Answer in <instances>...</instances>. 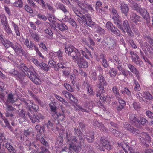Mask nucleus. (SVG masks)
<instances>
[{"instance_id":"1","label":"nucleus","mask_w":153,"mask_h":153,"mask_svg":"<svg viewBox=\"0 0 153 153\" xmlns=\"http://www.w3.org/2000/svg\"><path fill=\"white\" fill-rule=\"evenodd\" d=\"M71 128H69L67 131L66 138L67 143L69 145V149L70 150L73 149L76 153H79L81 150V143L82 142H79L75 137H71Z\"/></svg>"},{"instance_id":"2","label":"nucleus","mask_w":153,"mask_h":153,"mask_svg":"<svg viewBox=\"0 0 153 153\" xmlns=\"http://www.w3.org/2000/svg\"><path fill=\"white\" fill-rule=\"evenodd\" d=\"M73 10L75 13L82 20V22H84L88 26L94 29L97 25L94 22L92 21L91 19L90 16L86 15L85 13H86L87 10L84 13L83 11L82 12L84 14V15L75 8H73Z\"/></svg>"},{"instance_id":"3","label":"nucleus","mask_w":153,"mask_h":153,"mask_svg":"<svg viewBox=\"0 0 153 153\" xmlns=\"http://www.w3.org/2000/svg\"><path fill=\"white\" fill-rule=\"evenodd\" d=\"M66 53L72 57L74 60L77 59L80 55V52L73 46L67 45L65 47Z\"/></svg>"},{"instance_id":"4","label":"nucleus","mask_w":153,"mask_h":153,"mask_svg":"<svg viewBox=\"0 0 153 153\" xmlns=\"http://www.w3.org/2000/svg\"><path fill=\"white\" fill-rule=\"evenodd\" d=\"M129 118L131 123L136 126H138V124L146 126L148 124V121L146 118L140 117L139 120L138 117L134 114H132L131 115Z\"/></svg>"},{"instance_id":"5","label":"nucleus","mask_w":153,"mask_h":153,"mask_svg":"<svg viewBox=\"0 0 153 153\" xmlns=\"http://www.w3.org/2000/svg\"><path fill=\"white\" fill-rule=\"evenodd\" d=\"M117 25V26L120 29L122 30L123 32H127L128 34L131 36L133 35L131 29L129 26L128 22L127 20H125L123 22V25L121 24V22L119 20L115 23Z\"/></svg>"},{"instance_id":"6","label":"nucleus","mask_w":153,"mask_h":153,"mask_svg":"<svg viewBox=\"0 0 153 153\" xmlns=\"http://www.w3.org/2000/svg\"><path fill=\"white\" fill-rule=\"evenodd\" d=\"M131 6L134 9L139 12L142 17L147 22L149 21L150 17L149 13L146 9L140 8L139 5L135 3H133Z\"/></svg>"},{"instance_id":"7","label":"nucleus","mask_w":153,"mask_h":153,"mask_svg":"<svg viewBox=\"0 0 153 153\" xmlns=\"http://www.w3.org/2000/svg\"><path fill=\"white\" fill-rule=\"evenodd\" d=\"M71 3H69V4H71L72 5H74L75 4L77 5L81 9V11L82 12L84 13L86 12L87 9H88L91 11L93 10V9L92 7L89 5H88L85 2H82L81 3L78 0H70Z\"/></svg>"},{"instance_id":"8","label":"nucleus","mask_w":153,"mask_h":153,"mask_svg":"<svg viewBox=\"0 0 153 153\" xmlns=\"http://www.w3.org/2000/svg\"><path fill=\"white\" fill-rule=\"evenodd\" d=\"M100 143L99 144H97V147L101 151H104V148H105L108 150H110L111 149V144L106 139L102 137L100 139Z\"/></svg>"},{"instance_id":"9","label":"nucleus","mask_w":153,"mask_h":153,"mask_svg":"<svg viewBox=\"0 0 153 153\" xmlns=\"http://www.w3.org/2000/svg\"><path fill=\"white\" fill-rule=\"evenodd\" d=\"M16 51H15L17 54L20 56H24L30 62H33V59H36L34 57L30 56L29 54L25 51L19 45L17 47Z\"/></svg>"},{"instance_id":"10","label":"nucleus","mask_w":153,"mask_h":153,"mask_svg":"<svg viewBox=\"0 0 153 153\" xmlns=\"http://www.w3.org/2000/svg\"><path fill=\"white\" fill-rule=\"evenodd\" d=\"M30 74L29 75V78L35 83L36 84H39L41 82V81L38 75L35 71V69L33 67H31L28 71V72Z\"/></svg>"},{"instance_id":"11","label":"nucleus","mask_w":153,"mask_h":153,"mask_svg":"<svg viewBox=\"0 0 153 153\" xmlns=\"http://www.w3.org/2000/svg\"><path fill=\"white\" fill-rule=\"evenodd\" d=\"M62 53L61 52L60 50H59L57 52H55L54 53L53 52H50L49 54L50 56H51V58L53 59L55 56V55H57L60 60V62L58 63V67L57 68L59 69V68H65V65L64 63H63L62 61Z\"/></svg>"},{"instance_id":"12","label":"nucleus","mask_w":153,"mask_h":153,"mask_svg":"<svg viewBox=\"0 0 153 153\" xmlns=\"http://www.w3.org/2000/svg\"><path fill=\"white\" fill-rule=\"evenodd\" d=\"M123 127L126 130L136 135L137 134L140 133V131L135 128L131 126L130 124L127 122L123 123Z\"/></svg>"},{"instance_id":"13","label":"nucleus","mask_w":153,"mask_h":153,"mask_svg":"<svg viewBox=\"0 0 153 153\" xmlns=\"http://www.w3.org/2000/svg\"><path fill=\"white\" fill-rule=\"evenodd\" d=\"M106 27L109 30L111 31L113 34L119 35L120 32L118 29L114 26L113 24L110 22H108L106 24Z\"/></svg>"},{"instance_id":"14","label":"nucleus","mask_w":153,"mask_h":153,"mask_svg":"<svg viewBox=\"0 0 153 153\" xmlns=\"http://www.w3.org/2000/svg\"><path fill=\"white\" fill-rule=\"evenodd\" d=\"M28 115L33 123H35L36 122H39L40 119H43L44 118V117L40 113H36L31 115L28 113Z\"/></svg>"},{"instance_id":"15","label":"nucleus","mask_w":153,"mask_h":153,"mask_svg":"<svg viewBox=\"0 0 153 153\" xmlns=\"http://www.w3.org/2000/svg\"><path fill=\"white\" fill-rule=\"evenodd\" d=\"M22 100L28 108L30 110L32 109L35 111H36L38 110V106L35 105L33 104L32 101L29 100H26L24 99L23 100Z\"/></svg>"},{"instance_id":"16","label":"nucleus","mask_w":153,"mask_h":153,"mask_svg":"<svg viewBox=\"0 0 153 153\" xmlns=\"http://www.w3.org/2000/svg\"><path fill=\"white\" fill-rule=\"evenodd\" d=\"M2 43L4 46L7 48L11 47L14 50L15 52L16 51L17 47L19 45L17 43L13 44L10 41L7 39L4 40Z\"/></svg>"},{"instance_id":"17","label":"nucleus","mask_w":153,"mask_h":153,"mask_svg":"<svg viewBox=\"0 0 153 153\" xmlns=\"http://www.w3.org/2000/svg\"><path fill=\"white\" fill-rule=\"evenodd\" d=\"M74 61L77 62L78 65L79 67L86 68L88 66V62L85 61L83 58L81 57L80 54L77 59L76 60H74Z\"/></svg>"},{"instance_id":"18","label":"nucleus","mask_w":153,"mask_h":153,"mask_svg":"<svg viewBox=\"0 0 153 153\" xmlns=\"http://www.w3.org/2000/svg\"><path fill=\"white\" fill-rule=\"evenodd\" d=\"M33 63L43 70L47 71L49 69V67L47 64L43 62L40 63L37 59H33Z\"/></svg>"},{"instance_id":"19","label":"nucleus","mask_w":153,"mask_h":153,"mask_svg":"<svg viewBox=\"0 0 153 153\" xmlns=\"http://www.w3.org/2000/svg\"><path fill=\"white\" fill-rule=\"evenodd\" d=\"M139 134H140V141L141 142H149L150 141V137L147 133L145 132H142Z\"/></svg>"},{"instance_id":"20","label":"nucleus","mask_w":153,"mask_h":153,"mask_svg":"<svg viewBox=\"0 0 153 153\" xmlns=\"http://www.w3.org/2000/svg\"><path fill=\"white\" fill-rule=\"evenodd\" d=\"M120 6L122 13H124L125 16H127L129 10L127 5L122 2L120 3Z\"/></svg>"},{"instance_id":"21","label":"nucleus","mask_w":153,"mask_h":153,"mask_svg":"<svg viewBox=\"0 0 153 153\" xmlns=\"http://www.w3.org/2000/svg\"><path fill=\"white\" fill-rule=\"evenodd\" d=\"M62 93V94L64 95L66 98L74 102L77 101V99L69 92H67L66 91H63Z\"/></svg>"},{"instance_id":"22","label":"nucleus","mask_w":153,"mask_h":153,"mask_svg":"<svg viewBox=\"0 0 153 153\" xmlns=\"http://www.w3.org/2000/svg\"><path fill=\"white\" fill-rule=\"evenodd\" d=\"M111 11L112 13L111 15V17L112 18L114 21V23H115L119 20L118 19L119 16L115 9L112 8Z\"/></svg>"},{"instance_id":"23","label":"nucleus","mask_w":153,"mask_h":153,"mask_svg":"<svg viewBox=\"0 0 153 153\" xmlns=\"http://www.w3.org/2000/svg\"><path fill=\"white\" fill-rule=\"evenodd\" d=\"M131 19L133 22L136 24L138 22H140L141 21V18L135 13H132L130 16Z\"/></svg>"},{"instance_id":"24","label":"nucleus","mask_w":153,"mask_h":153,"mask_svg":"<svg viewBox=\"0 0 153 153\" xmlns=\"http://www.w3.org/2000/svg\"><path fill=\"white\" fill-rule=\"evenodd\" d=\"M132 61L135 63L139 66H142L143 65V62L139 59V56L137 55L132 56Z\"/></svg>"},{"instance_id":"25","label":"nucleus","mask_w":153,"mask_h":153,"mask_svg":"<svg viewBox=\"0 0 153 153\" xmlns=\"http://www.w3.org/2000/svg\"><path fill=\"white\" fill-rule=\"evenodd\" d=\"M29 32L31 35V37L34 39V40L36 42H39L40 39V37L39 36L36 32H33L32 30H29Z\"/></svg>"},{"instance_id":"26","label":"nucleus","mask_w":153,"mask_h":153,"mask_svg":"<svg viewBox=\"0 0 153 153\" xmlns=\"http://www.w3.org/2000/svg\"><path fill=\"white\" fill-rule=\"evenodd\" d=\"M74 133L77 135L80 140H81L82 142L83 141L85 138V137L83 134L81 133L80 130L78 128H75L74 129Z\"/></svg>"},{"instance_id":"27","label":"nucleus","mask_w":153,"mask_h":153,"mask_svg":"<svg viewBox=\"0 0 153 153\" xmlns=\"http://www.w3.org/2000/svg\"><path fill=\"white\" fill-rule=\"evenodd\" d=\"M93 125L95 126L98 127L102 131H106V128L102 124L100 123L96 120H94L93 121Z\"/></svg>"},{"instance_id":"28","label":"nucleus","mask_w":153,"mask_h":153,"mask_svg":"<svg viewBox=\"0 0 153 153\" xmlns=\"http://www.w3.org/2000/svg\"><path fill=\"white\" fill-rule=\"evenodd\" d=\"M7 108L5 113L6 116L7 117H12L13 114L11 113V111L13 109V108L11 106L6 104Z\"/></svg>"},{"instance_id":"29","label":"nucleus","mask_w":153,"mask_h":153,"mask_svg":"<svg viewBox=\"0 0 153 153\" xmlns=\"http://www.w3.org/2000/svg\"><path fill=\"white\" fill-rule=\"evenodd\" d=\"M45 33L47 35L46 37L49 39H52L53 35V33L50 28H46L44 30Z\"/></svg>"},{"instance_id":"30","label":"nucleus","mask_w":153,"mask_h":153,"mask_svg":"<svg viewBox=\"0 0 153 153\" xmlns=\"http://www.w3.org/2000/svg\"><path fill=\"white\" fill-rule=\"evenodd\" d=\"M24 44L30 50H32L33 49V44L30 41L29 43V41L28 39H23Z\"/></svg>"},{"instance_id":"31","label":"nucleus","mask_w":153,"mask_h":153,"mask_svg":"<svg viewBox=\"0 0 153 153\" xmlns=\"http://www.w3.org/2000/svg\"><path fill=\"white\" fill-rule=\"evenodd\" d=\"M17 99L16 95V94H10L8 95L7 101L11 103H13Z\"/></svg>"},{"instance_id":"32","label":"nucleus","mask_w":153,"mask_h":153,"mask_svg":"<svg viewBox=\"0 0 153 153\" xmlns=\"http://www.w3.org/2000/svg\"><path fill=\"white\" fill-rule=\"evenodd\" d=\"M120 74L121 75H123L125 77L128 78V75L129 76H132V73L129 71L128 70L126 69H123L121 70L120 72Z\"/></svg>"},{"instance_id":"33","label":"nucleus","mask_w":153,"mask_h":153,"mask_svg":"<svg viewBox=\"0 0 153 153\" xmlns=\"http://www.w3.org/2000/svg\"><path fill=\"white\" fill-rule=\"evenodd\" d=\"M110 131L115 136L119 137L122 140H124V135H123V137L122 136H121L120 134H122L121 132H119V131H117L115 129H111Z\"/></svg>"},{"instance_id":"34","label":"nucleus","mask_w":153,"mask_h":153,"mask_svg":"<svg viewBox=\"0 0 153 153\" xmlns=\"http://www.w3.org/2000/svg\"><path fill=\"white\" fill-rule=\"evenodd\" d=\"M79 51L80 52V53H82L83 56L87 59H89V56H91V52L87 49H85L84 51L81 50L80 51Z\"/></svg>"},{"instance_id":"35","label":"nucleus","mask_w":153,"mask_h":153,"mask_svg":"<svg viewBox=\"0 0 153 153\" xmlns=\"http://www.w3.org/2000/svg\"><path fill=\"white\" fill-rule=\"evenodd\" d=\"M54 117H55V118L57 119V122L59 124L58 125H59V121H62L65 117L64 115L61 114L59 113H56L54 114Z\"/></svg>"},{"instance_id":"36","label":"nucleus","mask_w":153,"mask_h":153,"mask_svg":"<svg viewBox=\"0 0 153 153\" xmlns=\"http://www.w3.org/2000/svg\"><path fill=\"white\" fill-rule=\"evenodd\" d=\"M94 133L93 132H91L90 133L87 134L86 138L88 142H92L94 140Z\"/></svg>"},{"instance_id":"37","label":"nucleus","mask_w":153,"mask_h":153,"mask_svg":"<svg viewBox=\"0 0 153 153\" xmlns=\"http://www.w3.org/2000/svg\"><path fill=\"white\" fill-rule=\"evenodd\" d=\"M12 26L13 27L14 32L17 36H20V33L19 30V28L18 25L16 24L14 22L11 21Z\"/></svg>"},{"instance_id":"38","label":"nucleus","mask_w":153,"mask_h":153,"mask_svg":"<svg viewBox=\"0 0 153 153\" xmlns=\"http://www.w3.org/2000/svg\"><path fill=\"white\" fill-rule=\"evenodd\" d=\"M1 23L2 25L4 26L8 24L6 17L3 14L0 15Z\"/></svg>"},{"instance_id":"39","label":"nucleus","mask_w":153,"mask_h":153,"mask_svg":"<svg viewBox=\"0 0 153 153\" xmlns=\"http://www.w3.org/2000/svg\"><path fill=\"white\" fill-rule=\"evenodd\" d=\"M5 146L8 149L10 153H16V151L14 148L8 143L5 144Z\"/></svg>"},{"instance_id":"40","label":"nucleus","mask_w":153,"mask_h":153,"mask_svg":"<svg viewBox=\"0 0 153 153\" xmlns=\"http://www.w3.org/2000/svg\"><path fill=\"white\" fill-rule=\"evenodd\" d=\"M5 31L9 35H12L13 31L10 27L9 24L3 26Z\"/></svg>"},{"instance_id":"41","label":"nucleus","mask_w":153,"mask_h":153,"mask_svg":"<svg viewBox=\"0 0 153 153\" xmlns=\"http://www.w3.org/2000/svg\"><path fill=\"white\" fill-rule=\"evenodd\" d=\"M98 87L99 90L97 92L96 95L98 97H100L101 95L105 93L104 88L102 86H100Z\"/></svg>"},{"instance_id":"42","label":"nucleus","mask_w":153,"mask_h":153,"mask_svg":"<svg viewBox=\"0 0 153 153\" xmlns=\"http://www.w3.org/2000/svg\"><path fill=\"white\" fill-rule=\"evenodd\" d=\"M47 128L48 129L49 131L51 129L53 131L54 126V123L50 121H48L45 124Z\"/></svg>"},{"instance_id":"43","label":"nucleus","mask_w":153,"mask_h":153,"mask_svg":"<svg viewBox=\"0 0 153 153\" xmlns=\"http://www.w3.org/2000/svg\"><path fill=\"white\" fill-rule=\"evenodd\" d=\"M49 66L51 68H54L56 70H58L59 68L56 65V62L53 60L50 61L48 62Z\"/></svg>"},{"instance_id":"44","label":"nucleus","mask_w":153,"mask_h":153,"mask_svg":"<svg viewBox=\"0 0 153 153\" xmlns=\"http://www.w3.org/2000/svg\"><path fill=\"white\" fill-rule=\"evenodd\" d=\"M85 85L86 86L87 88V92L89 93L90 95L93 94V90L92 86L90 85L89 83L84 82Z\"/></svg>"},{"instance_id":"45","label":"nucleus","mask_w":153,"mask_h":153,"mask_svg":"<svg viewBox=\"0 0 153 153\" xmlns=\"http://www.w3.org/2000/svg\"><path fill=\"white\" fill-rule=\"evenodd\" d=\"M99 80L100 81V83L98 85V86H103L104 85H106V83L105 81V80L103 76L102 75H100L99 78Z\"/></svg>"},{"instance_id":"46","label":"nucleus","mask_w":153,"mask_h":153,"mask_svg":"<svg viewBox=\"0 0 153 153\" xmlns=\"http://www.w3.org/2000/svg\"><path fill=\"white\" fill-rule=\"evenodd\" d=\"M76 110H79L82 112H88L90 110H91L92 108V107L89 106L88 107V109L83 108L82 107L78 105H76Z\"/></svg>"},{"instance_id":"47","label":"nucleus","mask_w":153,"mask_h":153,"mask_svg":"<svg viewBox=\"0 0 153 153\" xmlns=\"http://www.w3.org/2000/svg\"><path fill=\"white\" fill-rule=\"evenodd\" d=\"M114 94L115 95L116 98H119L120 97V95L119 92V90L116 86H114L112 88Z\"/></svg>"},{"instance_id":"48","label":"nucleus","mask_w":153,"mask_h":153,"mask_svg":"<svg viewBox=\"0 0 153 153\" xmlns=\"http://www.w3.org/2000/svg\"><path fill=\"white\" fill-rule=\"evenodd\" d=\"M58 28L61 31H64L68 29V27L63 23L59 24H58Z\"/></svg>"},{"instance_id":"49","label":"nucleus","mask_w":153,"mask_h":153,"mask_svg":"<svg viewBox=\"0 0 153 153\" xmlns=\"http://www.w3.org/2000/svg\"><path fill=\"white\" fill-rule=\"evenodd\" d=\"M41 149L42 150L41 152H39L38 151L37 152L35 150H33L31 151V152L32 153H50L45 148L41 146Z\"/></svg>"},{"instance_id":"50","label":"nucleus","mask_w":153,"mask_h":153,"mask_svg":"<svg viewBox=\"0 0 153 153\" xmlns=\"http://www.w3.org/2000/svg\"><path fill=\"white\" fill-rule=\"evenodd\" d=\"M96 32L100 34H102L104 33H105V30L104 29L98 26V25L94 28Z\"/></svg>"},{"instance_id":"51","label":"nucleus","mask_w":153,"mask_h":153,"mask_svg":"<svg viewBox=\"0 0 153 153\" xmlns=\"http://www.w3.org/2000/svg\"><path fill=\"white\" fill-rule=\"evenodd\" d=\"M37 139L40 141V142L45 146H46L47 144V143L46 141L43 137L41 136H40L38 135H37L36 137Z\"/></svg>"},{"instance_id":"52","label":"nucleus","mask_w":153,"mask_h":153,"mask_svg":"<svg viewBox=\"0 0 153 153\" xmlns=\"http://www.w3.org/2000/svg\"><path fill=\"white\" fill-rule=\"evenodd\" d=\"M109 75L112 77L115 76L117 74V70L113 68H111L109 70Z\"/></svg>"},{"instance_id":"53","label":"nucleus","mask_w":153,"mask_h":153,"mask_svg":"<svg viewBox=\"0 0 153 153\" xmlns=\"http://www.w3.org/2000/svg\"><path fill=\"white\" fill-rule=\"evenodd\" d=\"M35 129L37 133H39V134H41L43 131V129L42 128L41 126L39 125H37L35 127Z\"/></svg>"},{"instance_id":"54","label":"nucleus","mask_w":153,"mask_h":153,"mask_svg":"<svg viewBox=\"0 0 153 153\" xmlns=\"http://www.w3.org/2000/svg\"><path fill=\"white\" fill-rule=\"evenodd\" d=\"M54 96L58 100V101L61 102L62 104L65 105V104L67 103L65 100L63 98L61 97L60 96L56 94H54Z\"/></svg>"},{"instance_id":"55","label":"nucleus","mask_w":153,"mask_h":153,"mask_svg":"<svg viewBox=\"0 0 153 153\" xmlns=\"http://www.w3.org/2000/svg\"><path fill=\"white\" fill-rule=\"evenodd\" d=\"M143 97L145 99L148 100H152V96L148 92L144 93L143 94Z\"/></svg>"},{"instance_id":"56","label":"nucleus","mask_w":153,"mask_h":153,"mask_svg":"<svg viewBox=\"0 0 153 153\" xmlns=\"http://www.w3.org/2000/svg\"><path fill=\"white\" fill-rule=\"evenodd\" d=\"M22 0H17L14 3V5L16 7H21L22 6Z\"/></svg>"},{"instance_id":"57","label":"nucleus","mask_w":153,"mask_h":153,"mask_svg":"<svg viewBox=\"0 0 153 153\" xmlns=\"http://www.w3.org/2000/svg\"><path fill=\"white\" fill-rule=\"evenodd\" d=\"M134 84L135 85L134 86V89L136 91H140V85L139 84L137 81L136 80L134 79Z\"/></svg>"},{"instance_id":"58","label":"nucleus","mask_w":153,"mask_h":153,"mask_svg":"<svg viewBox=\"0 0 153 153\" xmlns=\"http://www.w3.org/2000/svg\"><path fill=\"white\" fill-rule=\"evenodd\" d=\"M64 86L66 89L67 90H68L70 91H74V89L71 87V86L69 84L66 83H65L64 84Z\"/></svg>"},{"instance_id":"59","label":"nucleus","mask_w":153,"mask_h":153,"mask_svg":"<svg viewBox=\"0 0 153 153\" xmlns=\"http://www.w3.org/2000/svg\"><path fill=\"white\" fill-rule=\"evenodd\" d=\"M122 93L125 95L126 94L130 96L131 95V93L129 90L127 88H125L123 90L121 91Z\"/></svg>"},{"instance_id":"60","label":"nucleus","mask_w":153,"mask_h":153,"mask_svg":"<svg viewBox=\"0 0 153 153\" xmlns=\"http://www.w3.org/2000/svg\"><path fill=\"white\" fill-rule=\"evenodd\" d=\"M21 69L23 71H25L27 72V74L25 73V74L26 75L29 76V74L28 73V71L29 70V69L26 66H25V65L24 64H22L21 65Z\"/></svg>"},{"instance_id":"61","label":"nucleus","mask_w":153,"mask_h":153,"mask_svg":"<svg viewBox=\"0 0 153 153\" xmlns=\"http://www.w3.org/2000/svg\"><path fill=\"white\" fill-rule=\"evenodd\" d=\"M65 69L63 70V74L65 76H67L70 73V68L68 67H65Z\"/></svg>"},{"instance_id":"62","label":"nucleus","mask_w":153,"mask_h":153,"mask_svg":"<svg viewBox=\"0 0 153 153\" xmlns=\"http://www.w3.org/2000/svg\"><path fill=\"white\" fill-rule=\"evenodd\" d=\"M100 102H104L107 99L108 100L110 99V97L109 96H107L106 97H105L104 96H102V95L100 97Z\"/></svg>"},{"instance_id":"63","label":"nucleus","mask_w":153,"mask_h":153,"mask_svg":"<svg viewBox=\"0 0 153 153\" xmlns=\"http://www.w3.org/2000/svg\"><path fill=\"white\" fill-rule=\"evenodd\" d=\"M69 23L75 28L77 27V25L76 22L72 18H70L69 20Z\"/></svg>"},{"instance_id":"64","label":"nucleus","mask_w":153,"mask_h":153,"mask_svg":"<svg viewBox=\"0 0 153 153\" xmlns=\"http://www.w3.org/2000/svg\"><path fill=\"white\" fill-rule=\"evenodd\" d=\"M118 99V102L120 104V106L124 107L126 105L125 102L122 99L120 98V97L119 98H117Z\"/></svg>"}]
</instances>
